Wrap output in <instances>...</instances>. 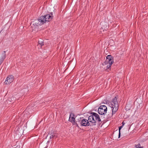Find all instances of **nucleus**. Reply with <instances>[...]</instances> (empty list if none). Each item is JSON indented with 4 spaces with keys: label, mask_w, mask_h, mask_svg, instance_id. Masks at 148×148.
I'll list each match as a JSON object with an SVG mask.
<instances>
[{
    "label": "nucleus",
    "mask_w": 148,
    "mask_h": 148,
    "mask_svg": "<svg viewBox=\"0 0 148 148\" xmlns=\"http://www.w3.org/2000/svg\"><path fill=\"white\" fill-rule=\"evenodd\" d=\"M42 18H44L42 17H40L38 19L32 22L31 27L33 30L36 31L39 25H41L44 23V21L42 20Z\"/></svg>",
    "instance_id": "obj_1"
},
{
    "label": "nucleus",
    "mask_w": 148,
    "mask_h": 148,
    "mask_svg": "<svg viewBox=\"0 0 148 148\" xmlns=\"http://www.w3.org/2000/svg\"><path fill=\"white\" fill-rule=\"evenodd\" d=\"M109 106L112 108V115L114 114L117 111L119 108V105L117 101V98L116 97L113 99L112 101L111 102L110 104H109ZM112 117L110 119H113L112 116Z\"/></svg>",
    "instance_id": "obj_2"
},
{
    "label": "nucleus",
    "mask_w": 148,
    "mask_h": 148,
    "mask_svg": "<svg viewBox=\"0 0 148 148\" xmlns=\"http://www.w3.org/2000/svg\"><path fill=\"white\" fill-rule=\"evenodd\" d=\"M91 114L92 115L89 116L87 115L86 119H84L83 117L80 118V120H95L94 117L96 120H101L99 116L97 113L92 112Z\"/></svg>",
    "instance_id": "obj_3"
},
{
    "label": "nucleus",
    "mask_w": 148,
    "mask_h": 148,
    "mask_svg": "<svg viewBox=\"0 0 148 148\" xmlns=\"http://www.w3.org/2000/svg\"><path fill=\"white\" fill-rule=\"evenodd\" d=\"M114 62L113 57L111 55H108L106 57V60L103 63V65H108L107 69H109Z\"/></svg>",
    "instance_id": "obj_4"
},
{
    "label": "nucleus",
    "mask_w": 148,
    "mask_h": 148,
    "mask_svg": "<svg viewBox=\"0 0 148 148\" xmlns=\"http://www.w3.org/2000/svg\"><path fill=\"white\" fill-rule=\"evenodd\" d=\"M40 17H42L43 19H42V21H44V23L47 21H49V20H51L52 19L53 17V13L51 12L49 14H47L44 16H41Z\"/></svg>",
    "instance_id": "obj_5"
},
{
    "label": "nucleus",
    "mask_w": 148,
    "mask_h": 148,
    "mask_svg": "<svg viewBox=\"0 0 148 148\" xmlns=\"http://www.w3.org/2000/svg\"><path fill=\"white\" fill-rule=\"evenodd\" d=\"M107 110V108L105 106H101L98 108V111L99 114L103 115L106 113Z\"/></svg>",
    "instance_id": "obj_6"
},
{
    "label": "nucleus",
    "mask_w": 148,
    "mask_h": 148,
    "mask_svg": "<svg viewBox=\"0 0 148 148\" xmlns=\"http://www.w3.org/2000/svg\"><path fill=\"white\" fill-rule=\"evenodd\" d=\"M14 79V76L12 75H10L7 77L5 83V84H9L13 82Z\"/></svg>",
    "instance_id": "obj_7"
},
{
    "label": "nucleus",
    "mask_w": 148,
    "mask_h": 148,
    "mask_svg": "<svg viewBox=\"0 0 148 148\" xmlns=\"http://www.w3.org/2000/svg\"><path fill=\"white\" fill-rule=\"evenodd\" d=\"M81 121L80 123L81 125L84 126H87L89 125H91L90 123L89 122V121Z\"/></svg>",
    "instance_id": "obj_8"
},
{
    "label": "nucleus",
    "mask_w": 148,
    "mask_h": 148,
    "mask_svg": "<svg viewBox=\"0 0 148 148\" xmlns=\"http://www.w3.org/2000/svg\"><path fill=\"white\" fill-rule=\"evenodd\" d=\"M6 57L5 51H3L1 53V56L0 58V61H1V62H3L4 60L6 58Z\"/></svg>",
    "instance_id": "obj_9"
},
{
    "label": "nucleus",
    "mask_w": 148,
    "mask_h": 148,
    "mask_svg": "<svg viewBox=\"0 0 148 148\" xmlns=\"http://www.w3.org/2000/svg\"><path fill=\"white\" fill-rule=\"evenodd\" d=\"M76 116L73 113L70 114L69 119L68 120H75Z\"/></svg>",
    "instance_id": "obj_10"
},
{
    "label": "nucleus",
    "mask_w": 148,
    "mask_h": 148,
    "mask_svg": "<svg viewBox=\"0 0 148 148\" xmlns=\"http://www.w3.org/2000/svg\"><path fill=\"white\" fill-rule=\"evenodd\" d=\"M109 27V26L108 25H107L106 24V23L105 25H103L102 27V29H103V31H104V30H105L106 31L107 30V29H108V28Z\"/></svg>",
    "instance_id": "obj_11"
},
{
    "label": "nucleus",
    "mask_w": 148,
    "mask_h": 148,
    "mask_svg": "<svg viewBox=\"0 0 148 148\" xmlns=\"http://www.w3.org/2000/svg\"><path fill=\"white\" fill-rule=\"evenodd\" d=\"M38 43L39 45H40V47L43 45H44V42L43 40H42L41 39H40V40H39L38 41Z\"/></svg>",
    "instance_id": "obj_12"
},
{
    "label": "nucleus",
    "mask_w": 148,
    "mask_h": 148,
    "mask_svg": "<svg viewBox=\"0 0 148 148\" xmlns=\"http://www.w3.org/2000/svg\"><path fill=\"white\" fill-rule=\"evenodd\" d=\"M135 147L136 148H143V147H141L139 143L137 145H135Z\"/></svg>",
    "instance_id": "obj_13"
},
{
    "label": "nucleus",
    "mask_w": 148,
    "mask_h": 148,
    "mask_svg": "<svg viewBox=\"0 0 148 148\" xmlns=\"http://www.w3.org/2000/svg\"><path fill=\"white\" fill-rule=\"evenodd\" d=\"M123 127V126H121L119 127V137H120V134H121L120 130H121V129Z\"/></svg>",
    "instance_id": "obj_14"
},
{
    "label": "nucleus",
    "mask_w": 148,
    "mask_h": 148,
    "mask_svg": "<svg viewBox=\"0 0 148 148\" xmlns=\"http://www.w3.org/2000/svg\"><path fill=\"white\" fill-rule=\"evenodd\" d=\"M89 122L90 123V124H91V125H93V123H96V121H89Z\"/></svg>",
    "instance_id": "obj_15"
},
{
    "label": "nucleus",
    "mask_w": 148,
    "mask_h": 148,
    "mask_svg": "<svg viewBox=\"0 0 148 148\" xmlns=\"http://www.w3.org/2000/svg\"><path fill=\"white\" fill-rule=\"evenodd\" d=\"M76 121H71V122L73 125H76L77 126L78 125H77V123L76 122Z\"/></svg>",
    "instance_id": "obj_16"
},
{
    "label": "nucleus",
    "mask_w": 148,
    "mask_h": 148,
    "mask_svg": "<svg viewBox=\"0 0 148 148\" xmlns=\"http://www.w3.org/2000/svg\"><path fill=\"white\" fill-rule=\"evenodd\" d=\"M52 135H53V137H57V134H52Z\"/></svg>",
    "instance_id": "obj_17"
},
{
    "label": "nucleus",
    "mask_w": 148,
    "mask_h": 148,
    "mask_svg": "<svg viewBox=\"0 0 148 148\" xmlns=\"http://www.w3.org/2000/svg\"><path fill=\"white\" fill-rule=\"evenodd\" d=\"M48 136H49V137H50V138H51V139L53 138V135H48Z\"/></svg>",
    "instance_id": "obj_18"
},
{
    "label": "nucleus",
    "mask_w": 148,
    "mask_h": 148,
    "mask_svg": "<svg viewBox=\"0 0 148 148\" xmlns=\"http://www.w3.org/2000/svg\"><path fill=\"white\" fill-rule=\"evenodd\" d=\"M8 101H11V98H9L8 99Z\"/></svg>",
    "instance_id": "obj_19"
},
{
    "label": "nucleus",
    "mask_w": 148,
    "mask_h": 148,
    "mask_svg": "<svg viewBox=\"0 0 148 148\" xmlns=\"http://www.w3.org/2000/svg\"><path fill=\"white\" fill-rule=\"evenodd\" d=\"M125 124V123H124V122H123L122 123V126H123Z\"/></svg>",
    "instance_id": "obj_20"
},
{
    "label": "nucleus",
    "mask_w": 148,
    "mask_h": 148,
    "mask_svg": "<svg viewBox=\"0 0 148 148\" xmlns=\"http://www.w3.org/2000/svg\"><path fill=\"white\" fill-rule=\"evenodd\" d=\"M3 62H1V61H0V65L3 63Z\"/></svg>",
    "instance_id": "obj_21"
}]
</instances>
